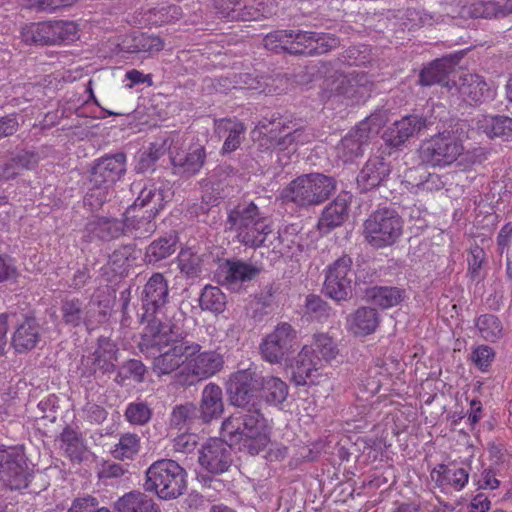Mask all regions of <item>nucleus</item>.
Instances as JSON below:
<instances>
[{
	"label": "nucleus",
	"instance_id": "f257e3e1",
	"mask_svg": "<svg viewBox=\"0 0 512 512\" xmlns=\"http://www.w3.org/2000/svg\"><path fill=\"white\" fill-rule=\"evenodd\" d=\"M138 347L142 353L154 356L152 369L157 376L175 372L202 348L200 344L186 340L176 325L162 323L156 318L149 320Z\"/></svg>",
	"mask_w": 512,
	"mask_h": 512
},
{
	"label": "nucleus",
	"instance_id": "f03ea898",
	"mask_svg": "<svg viewBox=\"0 0 512 512\" xmlns=\"http://www.w3.org/2000/svg\"><path fill=\"white\" fill-rule=\"evenodd\" d=\"M222 422V433L239 450L257 455L270 442L266 420L260 412L259 404L241 408Z\"/></svg>",
	"mask_w": 512,
	"mask_h": 512
},
{
	"label": "nucleus",
	"instance_id": "7ed1b4c3",
	"mask_svg": "<svg viewBox=\"0 0 512 512\" xmlns=\"http://www.w3.org/2000/svg\"><path fill=\"white\" fill-rule=\"evenodd\" d=\"M225 232L235 233V237L244 246L262 247L272 232L271 225L253 202H243L227 212Z\"/></svg>",
	"mask_w": 512,
	"mask_h": 512
},
{
	"label": "nucleus",
	"instance_id": "20e7f679",
	"mask_svg": "<svg viewBox=\"0 0 512 512\" xmlns=\"http://www.w3.org/2000/svg\"><path fill=\"white\" fill-rule=\"evenodd\" d=\"M126 154L117 152L97 159L91 169L90 187L84 198L92 209L100 208L114 194V184L126 173Z\"/></svg>",
	"mask_w": 512,
	"mask_h": 512
},
{
	"label": "nucleus",
	"instance_id": "39448f33",
	"mask_svg": "<svg viewBox=\"0 0 512 512\" xmlns=\"http://www.w3.org/2000/svg\"><path fill=\"white\" fill-rule=\"evenodd\" d=\"M337 182L322 173L303 174L292 180L283 190L282 198L299 208L308 209L327 201L336 191Z\"/></svg>",
	"mask_w": 512,
	"mask_h": 512
},
{
	"label": "nucleus",
	"instance_id": "423d86ee",
	"mask_svg": "<svg viewBox=\"0 0 512 512\" xmlns=\"http://www.w3.org/2000/svg\"><path fill=\"white\" fill-rule=\"evenodd\" d=\"M186 476V471L176 461L161 459L147 469L143 487L146 492L155 493L160 499H176L187 488Z\"/></svg>",
	"mask_w": 512,
	"mask_h": 512
},
{
	"label": "nucleus",
	"instance_id": "0eeeda50",
	"mask_svg": "<svg viewBox=\"0 0 512 512\" xmlns=\"http://www.w3.org/2000/svg\"><path fill=\"white\" fill-rule=\"evenodd\" d=\"M403 233V220L392 208H379L363 224V236L375 249L394 245Z\"/></svg>",
	"mask_w": 512,
	"mask_h": 512
},
{
	"label": "nucleus",
	"instance_id": "6e6552de",
	"mask_svg": "<svg viewBox=\"0 0 512 512\" xmlns=\"http://www.w3.org/2000/svg\"><path fill=\"white\" fill-rule=\"evenodd\" d=\"M386 123L385 115L373 113L351 129L335 147L336 154L343 163L353 162L363 155V149Z\"/></svg>",
	"mask_w": 512,
	"mask_h": 512
},
{
	"label": "nucleus",
	"instance_id": "1a4fd4ad",
	"mask_svg": "<svg viewBox=\"0 0 512 512\" xmlns=\"http://www.w3.org/2000/svg\"><path fill=\"white\" fill-rule=\"evenodd\" d=\"M461 140L451 131H443L424 141L419 148L422 163L438 168L453 164L463 153Z\"/></svg>",
	"mask_w": 512,
	"mask_h": 512
},
{
	"label": "nucleus",
	"instance_id": "9d476101",
	"mask_svg": "<svg viewBox=\"0 0 512 512\" xmlns=\"http://www.w3.org/2000/svg\"><path fill=\"white\" fill-rule=\"evenodd\" d=\"M262 373L256 367L240 369L230 374L226 393L232 406L237 408L259 404L256 392L261 389Z\"/></svg>",
	"mask_w": 512,
	"mask_h": 512
},
{
	"label": "nucleus",
	"instance_id": "9b49d317",
	"mask_svg": "<svg viewBox=\"0 0 512 512\" xmlns=\"http://www.w3.org/2000/svg\"><path fill=\"white\" fill-rule=\"evenodd\" d=\"M224 367V357L217 351L201 350L191 357L184 368L176 374V379L182 386H191L199 380L208 379L219 373Z\"/></svg>",
	"mask_w": 512,
	"mask_h": 512
},
{
	"label": "nucleus",
	"instance_id": "f8f14e48",
	"mask_svg": "<svg viewBox=\"0 0 512 512\" xmlns=\"http://www.w3.org/2000/svg\"><path fill=\"white\" fill-rule=\"evenodd\" d=\"M297 333L286 323H279L260 344L262 358L272 364L286 361L295 351Z\"/></svg>",
	"mask_w": 512,
	"mask_h": 512
},
{
	"label": "nucleus",
	"instance_id": "ddd939ff",
	"mask_svg": "<svg viewBox=\"0 0 512 512\" xmlns=\"http://www.w3.org/2000/svg\"><path fill=\"white\" fill-rule=\"evenodd\" d=\"M30 470L24 452L17 447L0 450V478L15 490L28 487Z\"/></svg>",
	"mask_w": 512,
	"mask_h": 512
},
{
	"label": "nucleus",
	"instance_id": "4468645a",
	"mask_svg": "<svg viewBox=\"0 0 512 512\" xmlns=\"http://www.w3.org/2000/svg\"><path fill=\"white\" fill-rule=\"evenodd\" d=\"M435 124L433 115L411 114L396 121L384 133L383 139L387 146L400 149L405 142L422 130Z\"/></svg>",
	"mask_w": 512,
	"mask_h": 512
},
{
	"label": "nucleus",
	"instance_id": "2eb2a0df",
	"mask_svg": "<svg viewBox=\"0 0 512 512\" xmlns=\"http://www.w3.org/2000/svg\"><path fill=\"white\" fill-rule=\"evenodd\" d=\"M118 351L117 345L113 341L108 338H100L95 351L82 357L79 367L81 376L89 378L95 376L98 371L103 375L113 373L116 369Z\"/></svg>",
	"mask_w": 512,
	"mask_h": 512
},
{
	"label": "nucleus",
	"instance_id": "dca6fc26",
	"mask_svg": "<svg viewBox=\"0 0 512 512\" xmlns=\"http://www.w3.org/2000/svg\"><path fill=\"white\" fill-rule=\"evenodd\" d=\"M231 445L222 439H209L199 451L200 466L211 474L226 472L233 462Z\"/></svg>",
	"mask_w": 512,
	"mask_h": 512
},
{
	"label": "nucleus",
	"instance_id": "f3484780",
	"mask_svg": "<svg viewBox=\"0 0 512 512\" xmlns=\"http://www.w3.org/2000/svg\"><path fill=\"white\" fill-rule=\"evenodd\" d=\"M260 273V269L241 260H226L216 272L217 282L229 290L239 292L244 283L251 281Z\"/></svg>",
	"mask_w": 512,
	"mask_h": 512
},
{
	"label": "nucleus",
	"instance_id": "a211bd4d",
	"mask_svg": "<svg viewBox=\"0 0 512 512\" xmlns=\"http://www.w3.org/2000/svg\"><path fill=\"white\" fill-rule=\"evenodd\" d=\"M452 86L458 91L463 101L469 104H480L493 99L495 92L485 79L477 74L463 73L458 83Z\"/></svg>",
	"mask_w": 512,
	"mask_h": 512
},
{
	"label": "nucleus",
	"instance_id": "6ab92c4d",
	"mask_svg": "<svg viewBox=\"0 0 512 512\" xmlns=\"http://www.w3.org/2000/svg\"><path fill=\"white\" fill-rule=\"evenodd\" d=\"M125 223L122 219L107 216H92L84 227V238L88 241H111L124 235Z\"/></svg>",
	"mask_w": 512,
	"mask_h": 512
},
{
	"label": "nucleus",
	"instance_id": "aec40b11",
	"mask_svg": "<svg viewBox=\"0 0 512 512\" xmlns=\"http://www.w3.org/2000/svg\"><path fill=\"white\" fill-rule=\"evenodd\" d=\"M460 59L461 56L452 54L434 60L421 70L419 74V83L422 86L440 84L451 90L453 86L450 85L448 77L449 74L453 72L454 66L460 61Z\"/></svg>",
	"mask_w": 512,
	"mask_h": 512
},
{
	"label": "nucleus",
	"instance_id": "412c9836",
	"mask_svg": "<svg viewBox=\"0 0 512 512\" xmlns=\"http://www.w3.org/2000/svg\"><path fill=\"white\" fill-rule=\"evenodd\" d=\"M169 299L168 282L161 273H153L144 285L142 303L146 314L153 315L163 308Z\"/></svg>",
	"mask_w": 512,
	"mask_h": 512
},
{
	"label": "nucleus",
	"instance_id": "4be33fe9",
	"mask_svg": "<svg viewBox=\"0 0 512 512\" xmlns=\"http://www.w3.org/2000/svg\"><path fill=\"white\" fill-rule=\"evenodd\" d=\"M321 360L319 355L309 346H304L295 358L292 369V381L297 386H304L313 383L321 369Z\"/></svg>",
	"mask_w": 512,
	"mask_h": 512
},
{
	"label": "nucleus",
	"instance_id": "5701e85b",
	"mask_svg": "<svg viewBox=\"0 0 512 512\" xmlns=\"http://www.w3.org/2000/svg\"><path fill=\"white\" fill-rule=\"evenodd\" d=\"M390 173V164L383 157L370 158L357 176V185L361 192L370 191L383 185Z\"/></svg>",
	"mask_w": 512,
	"mask_h": 512
},
{
	"label": "nucleus",
	"instance_id": "b1692460",
	"mask_svg": "<svg viewBox=\"0 0 512 512\" xmlns=\"http://www.w3.org/2000/svg\"><path fill=\"white\" fill-rule=\"evenodd\" d=\"M205 158V148L199 144L190 146L187 152L177 151L170 154L174 173L184 177L198 173L205 163Z\"/></svg>",
	"mask_w": 512,
	"mask_h": 512
},
{
	"label": "nucleus",
	"instance_id": "393cba45",
	"mask_svg": "<svg viewBox=\"0 0 512 512\" xmlns=\"http://www.w3.org/2000/svg\"><path fill=\"white\" fill-rule=\"evenodd\" d=\"M198 411L201 423L207 424L219 419L224 413L223 392L219 385L208 383L202 390Z\"/></svg>",
	"mask_w": 512,
	"mask_h": 512
},
{
	"label": "nucleus",
	"instance_id": "a878e982",
	"mask_svg": "<svg viewBox=\"0 0 512 512\" xmlns=\"http://www.w3.org/2000/svg\"><path fill=\"white\" fill-rule=\"evenodd\" d=\"M156 215L151 212L137 213L135 206H130L124 213L123 223H125L124 235H130L135 239H145L150 237L156 231V223L153 219Z\"/></svg>",
	"mask_w": 512,
	"mask_h": 512
},
{
	"label": "nucleus",
	"instance_id": "bb28decb",
	"mask_svg": "<svg viewBox=\"0 0 512 512\" xmlns=\"http://www.w3.org/2000/svg\"><path fill=\"white\" fill-rule=\"evenodd\" d=\"M461 13L470 18L505 17L512 13V0H474Z\"/></svg>",
	"mask_w": 512,
	"mask_h": 512
},
{
	"label": "nucleus",
	"instance_id": "cd10ccee",
	"mask_svg": "<svg viewBox=\"0 0 512 512\" xmlns=\"http://www.w3.org/2000/svg\"><path fill=\"white\" fill-rule=\"evenodd\" d=\"M349 202L347 195H338L322 211L317 228L323 233L341 226L348 218Z\"/></svg>",
	"mask_w": 512,
	"mask_h": 512
},
{
	"label": "nucleus",
	"instance_id": "c85d7f7f",
	"mask_svg": "<svg viewBox=\"0 0 512 512\" xmlns=\"http://www.w3.org/2000/svg\"><path fill=\"white\" fill-rule=\"evenodd\" d=\"M379 325V314L371 307H360L346 318L348 331L356 336L373 333Z\"/></svg>",
	"mask_w": 512,
	"mask_h": 512
},
{
	"label": "nucleus",
	"instance_id": "c756f323",
	"mask_svg": "<svg viewBox=\"0 0 512 512\" xmlns=\"http://www.w3.org/2000/svg\"><path fill=\"white\" fill-rule=\"evenodd\" d=\"M168 190L163 183H150L145 185L132 206L136 209L149 207L147 212L151 215H157L164 207L168 198Z\"/></svg>",
	"mask_w": 512,
	"mask_h": 512
},
{
	"label": "nucleus",
	"instance_id": "7c9ffc66",
	"mask_svg": "<svg viewBox=\"0 0 512 512\" xmlns=\"http://www.w3.org/2000/svg\"><path fill=\"white\" fill-rule=\"evenodd\" d=\"M121 50L127 53H158L164 48L163 40L154 34L134 32L123 39Z\"/></svg>",
	"mask_w": 512,
	"mask_h": 512
},
{
	"label": "nucleus",
	"instance_id": "2f4dec72",
	"mask_svg": "<svg viewBox=\"0 0 512 512\" xmlns=\"http://www.w3.org/2000/svg\"><path fill=\"white\" fill-rule=\"evenodd\" d=\"M215 131L219 136H226L222 153L228 154L241 145L246 131L245 125L237 119H219L215 121Z\"/></svg>",
	"mask_w": 512,
	"mask_h": 512
},
{
	"label": "nucleus",
	"instance_id": "473e14b6",
	"mask_svg": "<svg viewBox=\"0 0 512 512\" xmlns=\"http://www.w3.org/2000/svg\"><path fill=\"white\" fill-rule=\"evenodd\" d=\"M39 340V324L35 318L28 317L16 328L11 343L17 352H24L35 348Z\"/></svg>",
	"mask_w": 512,
	"mask_h": 512
},
{
	"label": "nucleus",
	"instance_id": "72a5a7b5",
	"mask_svg": "<svg viewBox=\"0 0 512 512\" xmlns=\"http://www.w3.org/2000/svg\"><path fill=\"white\" fill-rule=\"evenodd\" d=\"M113 507L117 512H160L154 500L139 491L124 494L115 501Z\"/></svg>",
	"mask_w": 512,
	"mask_h": 512
},
{
	"label": "nucleus",
	"instance_id": "f704fd0d",
	"mask_svg": "<svg viewBox=\"0 0 512 512\" xmlns=\"http://www.w3.org/2000/svg\"><path fill=\"white\" fill-rule=\"evenodd\" d=\"M87 305L75 296H65L61 300L60 312L62 322L73 328L81 324L87 325Z\"/></svg>",
	"mask_w": 512,
	"mask_h": 512
},
{
	"label": "nucleus",
	"instance_id": "c9c22d12",
	"mask_svg": "<svg viewBox=\"0 0 512 512\" xmlns=\"http://www.w3.org/2000/svg\"><path fill=\"white\" fill-rule=\"evenodd\" d=\"M276 13V5L273 3L264 5L262 2L258 6L245 5L244 7L232 6L226 9L225 16L236 21H256L262 18H269Z\"/></svg>",
	"mask_w": 512,
	"mask_h": 512
},
{
	"label": "nucleus",
	"instance_id": "e433bc0d",
	"mask_svg": "<svg viewBox=\"0 0 512 512\" xmlns=\"http://www.w3.org/2000/svg\"><path fill=\"white\" fill-rule=\"evenodd\" d=\"M178 237L175 234H167L152 241L146 248L145 261L148 264H156L173 255L176 251Z\"/></svg>",
	"mask_w": 512,
	"mask_h": 512
},
{
	"label": "nucleus",
	"instance_id": "4c0bfd02",
	"mask_svg": "<svg viewBox=\"0 0 512 512\" xmlns=\"http://www.w3.org/2000/svg\"><path fill=\"white\" fill-rule=\"evenodd\" d=\"M201 423V416L197 406L192 402L178 404L173 407L170 415V425L179 430H190Z\"/></svg>",
	"mask_w": 512,
	"mask_h": 512
},
{
	"label": "nucleus",
	"instance_id": "58836bf2",
	"mask_svg": "<svg viewBox=\"0 0 512 512\" xmlns=\"http://www.w3.org/2000/svg\"><path fill=\"white\" fill-rule=\"evenodd\" d=\"M477 126L490 138L508 137L512 134V118L503 115H482Z\"/></svg>",
	"mask_w": 512,
	"mask_h": 512
},
{
	"label": "nucleus",
	"instance_id": "ea45409f",
	"mask_svg": "<svg viewBox=\"0 0 512 512\" xmlns=\"http://www.w3.org/2000/svg\"><path fill=\"white\" fill-rule=\"evenodd\" d=\"M367 298L376 306L387 309L404 299V290L398 287L375 286L366 291Z\"/></svg>",
	"mask_w": 512,
	"mask_h": 512
},
{
	"label": "nucleus",
	"instance_id": "a19ab883",
	"mask_svg": "<svg viewBox=\"0 0 512 512\" xmlns=\"http://www.w3.org/2000/svg\"><path fill=\"white\" fill-rule=\"evenodd\" d=\"M171 145L172 140L168 138L163 139L160 143H151L148 151H144L139 154L135 171L137 173L154 171L155 163L161 156L170 151Z\"/></svg>",
	"mask_w": 512,
	"mask_h": 512
},
{
	"label": "nucleus",
	"instance_id": "79ce46f5",
	"mask_svg": "<svg viewBox=\"0 0 512 512\" xmlns=\"http://www.w3.org/2000/svg\"><path fill=\"white\" fill-rule=\"evenodd\" d=\"M50 21L29 23L20 31V37L28 45H53Z\"/></svg>",
	"mask_w": 512,
	"mask_h": 512
},
{
	"label": "nucleus",
	"instance_id": "37998d69",
	"mask_svg": "<svg viewBox=\"0 0 512 512\" xmlns=\"http://www.w3.org/2000/svg\"><path fill=\"white\" fill-rule=\"evenodd\" d=\"M432 479L437 485H451L457 490L462 489L468 482V473L463 468L450 469L445 464H439L431 472Z\"/></svg>",
	"mask_w": 512,
	"mask_h": 512
},
{
	"label": "nucleus",
	"instance_id": "c03bdc74",
	"mask_svg": "<svg viewBox=\"0 0 512 512\" xmlns=\"http://www.w3.org/2000/svg\"><path fill=\"white\" fill-rule=\"evenodd\" d=\"M260 391L266 402L273 405L282 404L288 396L287 384L280 378L271 375H262Z\"/></svg>",
	"mask_w": 512,
	"mask_h": 512
},
{
	"label": "nucleus",
	"instance_id": "a18cd8bd",
	"mask_svg": "<svg viewBox=\"0 0 512 512\" xmlns=\"http://www.w3.org/2000/svg\"><path fill=\"white\" fill-rule=\"evenodd\" d=\"M226 295L219 287L206 285L199 297V306L203 311H209L215 315L221 314L226 308Z\"/></svg>",
	"mask_w": 512,
	"mask_h": 512
},
{
	"label": "nucleus",
	"instance_id": "49530a36",
	"mask_svg": "<svg viewBox=\"0 0 512 512\" xmlns=\"http://www.w3.org/2000/svg\"><path fill=\"white\" fill-rule=\"evenodd\" d=\"M480 336L488 342H496L504 336V327L500 319L493 314L480 315L475 322Z\"/></svg>",
	"mask_w": 512,
	"mask_h": 512
},
{
	"label": "nucleus",
	"instance_id": "de8ad7c7",
	"mask_svg": "<svg viewBox=\"0 0 512 512\" xmlns=\"http://www.w3.org/2000/svg\"><path fill=\"white\" fill-rule=\"evenodd\" d=\"M61 448L71 460L81 461L85 450L80 434L67 426L60 434Z\"/></svg>",
	"mask_w": 512,
	"mask_h": 512
},
{
	"label": "nucleus",
	"instance_id": "09e8293b",
	"mask_svg": "<svg viewBox=\"0 0 512 512\" xmlns=\"http://www.w3.org/2000/svg\"><path fill=\"white\" fill-rule=\"evenodd\" d=\"M177 261L181 273L188 278H196L202 273V256L190 248L182 249Z\"/></svg>",
	"mask_w": 512,
	"mask_h": 512
},
{
	"label": "nucleus",
	"instance_id": "8fccbe9b",
	"mask_svg": "<svg viewBox=\"0 0 512 512\" xmlns=\"http://www.w3.org/2000/svg\"><path fill=\"white\" fill-rule=\"evenodd\" d=\"M276 288L273 284L267 285L261 293L250 303L251 317L256 321L262 320L267 315L274 303Z\"/></svg>",
	"mask_w": 512,
	"mask_h": 512
},
{
	"label": "nucleus",
	"instance_id": "3c124183",
	"mask_svg": "<svg viewBox=\"0 0 512 512\" xmlns=\"http://www.w3.org/2000/svg\"><path fill=\"white\" fill-rule=\"evenodd\" d=\"M291 41L289 45L284 44L283 49L285 52L293 55H308L310 48L313 46L314 32L313 31H294L289 32Z\"/></svg>",
	"mask_w": 512,
	"mask_h": 512
},
{
	"label": "nucleus",
	"instance_id": "603ef678",
	"mask_svg": "<svg viewBox=\"0 0 512 512\" xmlns=\"http://www.w3.org/2000/svg\"><path fill=\"white\" fill-rule=\"evenodd\" d=\"M352 258L344 254L333 263L327 266L325 270V279L332 281L352 280Z\"/></svg>",
	"mask_w": 512,
	"mask_h": 512
},
{
	"label": "nucleus",
	"instance_id": "864d4df0",
	"mask_svg": "<svg viewBox=\"0 0 512 512\" xmlns=\"http://www.w3.org/2000/svg\"><path fill=\"white\" fill-rule=\"evenodd\" d=\"M146 372L147 369L140 360L130 359L118 370L115 382L123 385L127 379H133L136 383H141L144 381Z\"/></svg>",
	"mask_w": 512,
	"mask_h": 512
},
{
	"label": "nucleus",
	"instance_id": "5fc2aeb1",
	"mask_svg": "<svg viewBox=\"0 0 512 512\" xmlns=\"http://www.w3.org/2000/svg\"><path fill=\"white\" fill-rule=\"evenodd\" d=\"M140 437L135 433L123 434L112 451L116 459H130L139 452Z\"/></svg>",
	"mask_w": 512,
	"mask_h": 512
},
{
	"label": "nucleus",
	"instance_id": "6e6d98bb",
	"mask_svg": "<svg viewBox=\"0 0 512 512\" xmlns=\"http://www.w3.org/2000/svg\"><path fill=\"white\" fill-rule=\"evenodd\" d=\"M124 416L129 423L143 426L151 420L152 409L146 402H131L127 405Z\"/></svg>",
	"mask_w": 512,
	"mask_h": 512
},
{
	"label": "nucleus",
	"instance_id": "4d7b16f0",
	"mask_svg": "<svg viewBox=\"0 0 512 512\" xmlns=\"http://www.w3.org/2000/svg\"><path fill=\"white\" fill-rule=\"evenodd\" d=\"M314 353L319 355L321 365L323 362H330L338 354V349L333 339L326 334H318L314 337V343L310 346Z\"/></svg>",
	"mask_w": 512,
	"mask_h": 512
},
{
	"label": "nucleus",
	"instance_id": "13d9d810",
	"mask_svg": "<svg viewBox=\"0 0 512 512\" xmlns=\"http://www.w3.org/2000/svg\"><path fill=\"white\" fill-rule=\"evenodd\" d=\"M324 293L336 302L347 301L352 295V280L324 281Z\"/></svg>",
	"mask_w": 512,
	"mask_h": 512
},
{
	"label": "nucleus",
	"instance_id": "bf43d9fd",
	"mask_svg": "<svg viewBox=\"0 0 512 512\" xmlns=\"http://www.w3.org/2000/svg\"><path fill=\"white\" fill-rule=\"evenodd\" d=\"M182 9L177 5H167L150 11V21L155 25L170 24L182 17Z\"/></svg>",
	"mask_w": 512,
	"mask_h": 512
},
{
	"label": "nucleus",
	"instance_id": "052dcab7",
	"mask_svg": "<svg viewBox=\"0 0 512 512\" xmlns=\"http://www.w3.org/2000/svg\"><path fill=\"white\" fill-rule=\"evenodd\" d=\"M53 45L63 42L72 41L77 35V25L73 21H50Z\"/></svg>",
	"mask_w": 512,
	"mask_h": 512
},
{
	"label": "nucleus",
	"instance_id": "680f3d73",
	"mask_svg": "<svg viewBox=\"0 0 512 512\" xmlns=\"http://www.w3.org/2000/svg\"><path fill=\"white\" fill-rule=\"evenodd\" d=\"M313 46L309 56L325 54L340 45V41L332 34L314 32Z\"/></svg>",
	"mask_w": 512,
	"mask_h": 512
},
{
	"label": "nucleus",
	"instance_id": "e2e57ef3",
	"mask_svg": "<svg viewBox=\"0 0 512 512\" xmlns=\"http://www.w3.org/2000/svg\"><path fill=\"white\" fill-rule=\"evenodd\" d=\"M78 0H27V8L36 12L54 13L70 7Z\"/></svg>",
	"mask_w": 512,
	"mask_h": 512
},
{
	"label": "nucleus",
	"instance_id": "0e129e2a",
	"mask_svg": "<svg viewBox=\"0 0 512 512\" xmlns=\"http://www.w3.org/2000/svg\"><path fill=\"white\" fill-rule=\"evenodd\" d=\"M306 312L315 318H327L331 308L328 303L317 295H308L305 302Z\"/></svg>",
	"mask_w": 512,
	"mask_h": 512
},
{
	"label": "nucleus",
	"instance_id": "69168bd1",
	"mask_svg": "<svg viewBox=\"0 0 512 512\" xmlns=\"http://www.w3.org/2000/svg\"><path fill=\"white\" fill-rule=\"evenodd\" d=\"M289 32H291V30H277L269 33L264 38L265 48L273 51H284L283 45H289L291 41V36L289 35Z\"/></svg>",
	"mask_w": 512,
	"mask_h": 512
},
{
	"label": "nucleus",
	"instance_id": "338daca9",
	"mask_svg": "<svg viewBox=\"0 0 512 512\" xmlns=\"http://www.w3.org/2000/svg\"><path fill=\"white\" fill-rule=\"evenodd\" d=\"M99 508L98 499L94 496L86 495L75 498L67 512H97Z\"/></svg>",
	"mask_w": 512,
	"mask_h": 512
},
{
	"label": "nucleus",
	"instance_id": "774afa93",
	"mask_svg": "<svg viewBox=\"0 0 512 512\" xmlns=\"http://www.w3.org/2000/svg\"><path fill=\"white\" fill-rule=\"evenodd\" d=\"M495 353L493 349L486 345L478 346L472 353V359L475 365L481 370H485L493 361Z\"/></svg>",
	"mask_w": 512,
	"mask_h": 512
}]
</instances>
